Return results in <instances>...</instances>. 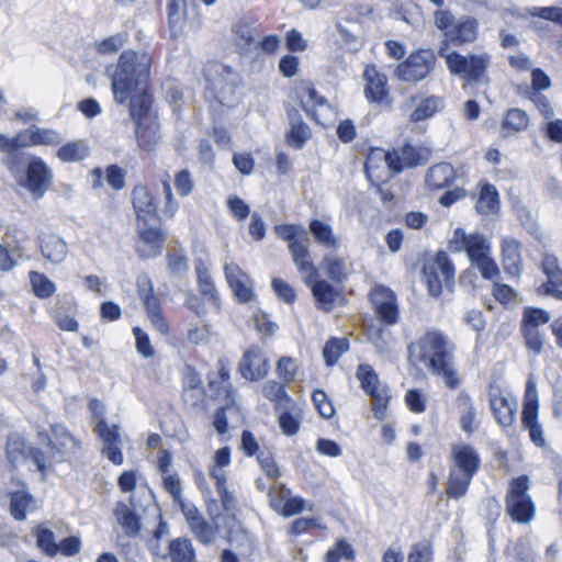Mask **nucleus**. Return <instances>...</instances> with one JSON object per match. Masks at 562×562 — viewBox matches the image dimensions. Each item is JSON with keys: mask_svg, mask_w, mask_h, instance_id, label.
I'll return each mask as SVG.
<instances>
[{"mask_svg": "<svg viewBox=\"0 0 562 562\" xmlns=\"http://www.w3.org/2000/svg\"><path fill=\"white\" fill-rule=\"evenodd\" d=\"M551 314L547 310L528 307L524 311L522 326H535L546 324L550 321Z\"/></svg>", "mask_w": 562, "mask_h": 562, "instance_id": "61", "label": "nucleus"}, {"mask_svg": "<svg viewBox=\"0 0 562 562\" xmlns=\"http://www.w3.org/2000/svg\"><path fill=\"white\" fill-rule=\"evenodd\" d=\"M195 272L201 293L209 296L210 300L216 301L217 295L209 269L200 262L195 266Z\"/></svg>", "mask_w": 562, "mask_h": 562, "instance_id": "55", "label": "nucleus"}, {"mask_svg": "<svg viewBox=\"0 0 562 562\" xmlns=\"http://www.w3.org/2000/svg\"><path fill=\"white\" fill-rule=\"evenodd\" d=\"M472 479V475L449 469V476L446 487L448 496L454 499L463 497L468 492Z\"/></svg>", "mask_w": 562, "mask_h": 562, "instance_id": "42", "label": "nucleus"}, {"mask_svg": "<svg viewBox=\"0 0 562 562\" xmlns=\"http://www.w3.org/2000/svg\"><path fill=\"white\" fill-rule=\"evenodd\" d=\"M374 158H384L386 167L395 172H400L404 168L417 166L419 164L418 150L411 145H405L400 151L393 153H385L381 149L372 150L366 160L367 170L372 167Z\"/></svg>", "mask_w": 562, "mask_h": 562, "instance_id": "11", "label": "nucleus"}, {"mask_svg": "<svg viewBox=\"0 0 562 562\" xmlns=\"http://www.w3.org/2000/svg\"><path fill=\"white\" fill-rule=\"evenodd\" d=\"M150 66L151 57L147 53L124 50L121 54L111 83L117 103H126L135 89L148 87Z\"/></svg>", "mask_w": 562, "mask_h": 562, "instance_id": "2", "label": "nucleus"}, {"mask_svg": "<svg viewBox=\"0 0 562 562\" xmlns=\"http://www.w3.org/2000/svg\"><path fill=\"white\" fill-rule=\"evenodd\" d=\"M302 418L303 412L301 407L296 404H291L279 414L278 422L282 432L291 437L299 432Z\"/></svg>", "mask_w": 562, "mask_h": 562, "instance_id": "36", "label": "nucleus"}, {"mask_svg": "<svg viewBox=\"0 0 562 562\" xmlns=\"http://www.w3.org/2000/svg\"><path fill=\"white\" fill-rule=\"evenodd\" d=\"M529 124L527 113L520 109H510L507 111L505 119L502 122V128H508L514 132L525 130Z\"/></svg>", "mask_w": 562, "mask_h": 562, "instance_id": "53", "label": "nucleus"}, {"mask_svg": "<svg viewBox=\"0 0 562 562\" xmlns=\"http://www.w3.org/2000/svg\"><path fill=\"white\" fill-rule=\"evenodd\" d=\"M38 247L43 258L52 265H60L68 256V245L63 237L54 233L38 235Z\"/></svg>", "mask_w": 562, "mask_h": 562, "instance_id": "20", "label": "nucleus"}, {"mask_svg": "<svg viewBox=\"0 0 562 562\" xmlns=\"http://www.w3.org/2000/svg\"><path fill=\"white\" fill-rule=\"evenodd\" d=\"M521 423L524 429L528 431L532 443L539 448H544L547 440L542 425L539 423V411H535L533 407L529 406L526 412L521 413Z\"/></svg>", "mask_w": 562, "mask_h": 562, "instance_id": "30", "label": "nucleus"}, {"mask_svg": "<svg viewBox=\"0 0 562 562\" xmlns=\"http://www.w3.org/2000/svg\"><path fill=\"white\" fill-rule=\"evenodd\" d=\"M442 108L443 101L441 98L436 95L427 97L416 105V109L411 113V120L413 122H419L429 119L435 113L442 110Z\"/></svg>", "mask_w": 562, "mask_h": 562, "instance_id": "43", "label": "nucleus"}, {"mask_svg": "<svg viewBox=\"0 0 562 562\" xmlns=\"http://www.w3.org/2000/svg\"><path fill=\"white\" fill-rule=\"evenodd\" d=\"M276 234L288 241L289 249L292 244L308 240L307 231L300 224H281L274 227Z\"/></svg>", "mask_w": 562, "mask_h": 562, "instance_id": "44", "label": "nucleus"}, {"mask_svg": "<svg viewBox=\"0 0 562 562\" xmlns=\"http://www.w3.org/2000/svg\"><path fill=\"white\" fill-rule=\"evenodd\" d=\"M114 516L128 537H137L142 529V522L134 508L123 502H119L114 508Z\"/></svg>", "mask_w": 562, "mask_h": 562, "instance_id": "29", "label": "nucleus"}, {"mask_svg": "<svg viewBox=\"0 0 562 562\" xmlns=\"http://www.w3.org/2000/svg\"><path fill=\"white\" fill-rule=\"evenodd\" d=\"M349 342L346 338H331L323 349V357L327 366L335 364L339 358L348 350Z\"/></svg>", "mask_w": 562, "mask_h": 562, "instance_id": "48", "label": "nucleus"}, {"mask_svg": "<svg viewBox=\"0 0 562 562\" xmlns=\"http://www.w3.org/2000/svg\"><path fill=\"white\" fill-rule=\"evenodd\" d=\"M300 102L306 114L319 124H325V120L331 112V106L327 100L310 87L304 86L300 90Z\"/></svg>", "mask_w": 562, "mask_h": 562, "instance_id": "16", "label": "nucleus"}, {"mask_svg": "<svg viewBox=\"0 0 562 562\" xmlns=\"http://www.w3.org/2000/svg\"><path fill=\"white\" fill-rule=\"evenodd\" d=\"M308 285L319 306L325 311H330L339 295L337 290L325 280L314 279Z\"/></svg>", "mask_w": 562, "mask_h": 562, "instance_id": "39", "label": "nucleus"}, {"mask_svg": "<svg viewBox=\"0 0 562 562\" xmlns=\"http://www.w3.org/2000/svg\"><path fill=\"white\" fill-rule=\"evenodd\" d=\"M540 292L562 301V271L547 278L539 288Z\"/></svg>", "mask_w": 562, "mask_h": 562, "instance_id": "64", "label": "nucleus"}, {"mask_svg": "<svg viewBox=\"0 0 562 562\" xmlns=\"http://www.w3.org/2000/svg\"><path fill=\"white\" fill-rule=\"evenodd\" d=\"M135 134L140 148L151 150L160 139V124L157 117L135 122Z\"/></svg>", "mask_w": 562, "mask_h": 562, "instance_id": "28", "label": "nucleus"}, {"mask_svg": "<svg viewBox=\"0 0 562 562\" xmlns=\"http://www.w3.org/2000/svg\"><path fill=\"white\" fill-rule=\"evenodd\" d=\"M439 56L445 58L447 68L452 76L463 81V86H483L488 82L487 68L491 65V56L482 54H461L440 46Z\"/></svg>", "mask_w": 562, "mask_h": 562, "instance_id": "3", "label": "nucleus"}, {"mask_svg": "<svg viewBox=\"0 0 562 562\" xmlns=\"http://www.w3.org/2000/svg\"><path fill=\"white\" fill-rule=\"evenodd\" d=\"M215 368L216 370L207 373L209 391L217 398L234 402L232 384L229 382L231 367L228 360L221 358Z\"/></svg>", "mask_w": 562, "mask_h": 562, "instance_id": "19", "label": "nucleus"}, {"mask_svg": "<svg viewBox=\"0 0 562 562\" xmlns=\"http://www.w3.org/2000/svg\"><path fill=\"white\" fill-rule=\"evenodd\" d=\"M435 63L436 56L432 50H418L397 66L395 75L402 81H420L434 69Z\"/></svg>", "mask_w": 562, "mask_h": 562, "instance_id": "9", "label": "nucleus"}, {"mask_svg": "<svg viewBox=\"0 0 562 562\" xmlns=\"http://www.w3.org/2000/svg\"><path fill=\"white\" fill-rule=\"evenodd\" d=\"M424 281L431 296H439L443 288L450 289L454 281V267L443 251L428 260L423 268Z\"/></svg>", "mask_w": 562, "mask_h": 562, "instance_id": "7", "label": "nucleus"}, {"mask_svg": "<svg viewBox=\"0 0 562 562\" xmlns=\"http://www.w3.org/2000/svg\"><path fill=\"white\" fill-rule=\"evenodd\" d=\"M132 205L136 213L137 223H158L157 203L144 184H137L132 190Z\"/></svg>", "mask_w": 562, "mask_h": 562, "instance_id": "15", "label": "nucleus"}, {"mask_svg": "<svg viewBox=\"0 0 562 562\" xmlns=\"http://www.w3.org/2000/svg\"><path fill=\"white\" fill-rule=\"evenodd\" d=\"M432 547L429 541H419L411 547L407 562H431Z\"/></svg>", "mask_w": 562, "mask_h": 562, "instance_id": "58", "label": "nucleus"}, {"mask_svg": "<svg viewBox=\"0 0 562 562\" xmlns=\"http://www.w3.org/2000/svg\"><path fill=\"white\" fill-rule=\"evenodd\" d=\"M36 542L47 555L55 557L58 553L57 542L55 540L54 532L43 525L37 526L34 529Z\"/></svg>", "mask_w": 562, "mask_h": 562, "instance_id": "50", "label": "nucleus"}, {"mask_svg": "<svg viewBox=\"0 0 562 562\" xmlns=\"http://www.w3.org/2000/svg\"><path fill=\"white\" fill-rule=\"evenodd\" d=\"M434 18L435 24L443 37L440 46L449 47V44L472 43L477 36V22L473 18L456 19L448 10H437Z\"/></svg>", "mask_w": 562, "mask_h": 562, "instance_id": "5", "label": "nucleus"}, {"mask_svg": "<svg viewBox=\"0 0 562 562\" xmlns=\"http://www.w3.org/2000/svg\"><path fill=\"white\" fill-rule=\"evenodd\" d=\"M369 395L372 398V411L374 416L383 420L386 417V409L390 401L389 390L386 386H381L373 392H370Z\"/></svg>", "mask_w": 562, "mask_h": 562, "instance_id": "54", "label": "nucleus"}, {"mask_svg": "<svg viewBox=\"0 0 562 562\" xmlns=\"http://www.w3.org/2000/svg\"><path fill=\"white\" fill-rule=\"evenodd\" d=\"M138 295L147 311L153 326L162 335L168 334L169 327L165 321L159 299L153 292V284L148 277H140L137 281Z\"/></svg>", "mask_w": 562, "mask_h": 562, "instance_id": "12", "label": "nucleus"}, {"mask_svg": "<svg viewBox=\"0 0 562 562\" xmlns=\"http://www.w3.org/2000/svg\"><path fill=\"white\" fill-rule=\"evenodd\" d=\"M16 257H21V246L15 241L11 231H8L2 237V241H0V270H12Z\"/></svg>", "mask_w": 562, "mask_h": 562, "instance_id": "34", "label": "nucleus"}, {"mask_svg": "<svg viewBox=\"0 0 562 562\" xmlns=\"http://www.w3.org/2000/svg\"><path fill=\"white\" fill-rule=\"evenodd\" d=\"M530 481L528 475H520L510 481L506 494V513L518 524H529L536 514V504L528 494Z\"/></svg>", "mask_w": 562, "mask_h": 562, "instance_id": "6", "label": "nucleus"}, {"mask_svg": "<svg viewBox=\"0 0 562 562\" xmlns=\"http://www.w3.org/2000/svg\"><path fill=\"white\" fill-rule=\"evenodd\" d=\"M449 248L454 252L465 251L471 265L479 269L484 279L492 280L498 276V267L490 256L491 245L483 235L467 234L464 229L457 228L449 241Z\"/></svg>", "mask_w": 562, "mask_h": 562, "instance_id": "4", "label": "nucleus"}, {"mask_svg": "<svg viewBox=\"0 0 562 562\" xmlns=\"http://www.w3.org/2000/svg\"><path fill=\"white\" fill-rule=\"evenodd\" d=\"M408 361L422 367L434 375L441 376L449 389H458L461 378L456 364V345L443 333L429 329L416 341L409 344Z\"/></svg>", "mask_w": 562, "mask_h": 562, "instance_id": "1", "label": "nucleus"}, {"mask_svg": "<svg viewBox=\"0 0 562 562\" xmlns=\"http://www.w3.org/2000/svg\"><path fill=\"white\" fill-rule=\"evenodd\" d=\"M355 550L346 540H339L326 554L327 562H339L340 560L351 561Z\"/></svg>", "mask_w": 562, "mask_h": 562, "instance_id": "60", "label": "nucleus"}, {"mask_svg": "<svg viewBox=\"0 0 562 562\" xmlns=\"http://www.w3.org/2000/svg\"><path fill=\"white\" fill-rule=\"evenodd\" d=\"M10 514L19 521L26 519V513L36 509L33 497L25 491L10 492Z\"/></svg>", "mask_w": 562, "mask_h": 562, "instance_id": "35", "label": "nucleus"}, {"mask_svg": "<svg viewBox=\"0 0 562 562\" xmlns=\"http://www.w3.org/2000/svg\"><path fill=\"white\" fill-rule=\"evenodd\" d=\"M374 314L385 326L395 325L400 319V308L395 293L384 286L376 285L371 292Z\"/></svg>", "mask_w": 562, "mask_h": 562, "instance_id": "10", "label": "nucleus"}, {"mask_svg": "<svg viewBox=\"0 0 562 562\" xmlns=\"http://www.w3.org/2000/svg\"><path fill=\"white\" fill-rule=\"evenodd\" d=\"M240 374L250 381L262 379L268 372V363L259 348L248 349L239 363Z\"/></svg>", "mask_w": 562, "mask_h": 562, "instance_id": "24", "label": "nucleus"}, {"mask_svg": "<svg viewBox=\"0 0 562 562\" xmlns=\"http://www.w3.org/2000/svg\"><path fill=\"white\" fill-rule=\"evenodd\" d=\"M323 266L327 276L336 282L344 281L349 274V266L347 262L335 255L325 256Z\"/></svg>", "mask_w": 562, "mask_h": 562, "instance_id": "45", "label": "nucleus"}, {"mask_svg": "<svg viewBox=\"0 0 562 562\" xmlns=\"http://www.w3.org/2000/svg\"><path fill=\"white\" fill-rule=\"evenodd\" d=\"M183 516L186 517L187 522L190 526L192 532L198 537V539L207 543L213 541L214 532L212 527L203 519L199 509L189 502H181L178 504Z\"/></svg>", "mask_w": 562, "mask_h": 562, "instance_id": "25", "label": "nucleus"}, {"mask_svg": "<svg viewBox=\"0 0 562 562\" xmlns=\"http://www.w3.org/2000/svg\"><path fill=\"white\" fill-rule=\"evenodd\" d=\"M53 439H48V446L52 450L61 452L58 445L66 447L68 443H72L74 447L78 446V441L67 431V429L60 425L52 427Z\"/></svg>", "mask_w": 562, "mask_h": 562, "instance_id": "56", "label": "nucleus"}, {"mask_svg": "<svg viewBox=\"0 0 562 562\" xmlns=\"http://www.w3.org/2000/svg\"><path fill=\"white\" fill-rule=\"evenodd\" d=\"M95 418H99L95 430L103 442L102 453L114 464H122L123 454L120 448L119 426H110L104 419V406L98 400H92L89 404Z\"/></svg>", "mask_w": 562, "mask_h": 562, "instance_id": "8", "label": "nucleus"}, {"mask_svg": "<svg viewBox=\"0 0 562 562\" xmlns=\"http://www.w3.org/2000/svg\"><path fill=\"white\" fill-rule=\"evenodd\" d=\"M128 100L130 112L134 122L154 117L148 115L149 106L151 103V98L148 93V87H143V89L139 90L135 89V91L130 94Z\"/></svg>", "mask_w": 562, "mask_h": 562, "instance_id": "33", "label": "nucleus"}, {"mask_svg": "<svg viewBox=\"0 0 562 562\" xmlns=\"http://www.w3.org/2000/svg\"><path fill=\"white\" fill-rule=\"evenodd\" d=\"M371 342L375 350L385 358H391L393 355V337L385 328H378L371 336Z\"/></svg>", "mask_w": 562, "mask_h": 562, "instance_id": "51", "label": "nucleus"}, {"mask_svg": "<svg viewBox=\"0 0 562 562\" xmlns=\"http://www.w3.org/2000/svg\"><path fill=\"white\" fill-rule=\"evenodd\" d=\"M33 127V145H46V146H53L57 145L63 140L61 135L50 128H42L38 126H32Z\"/></svg>", "mask_w": 562, "mask_h": 562, "instance_id": "57", "label": "nucleus"}, {"mask_svg": "<svg viewBox=\"0 0 562 562\" xmlns=\"http://www.w3.org/2000/svg\"><path fill=\"white\" fill-rule=\"evenodd\" d=\"M310 239L304 243L292 244L290 250L292 260L296 269L301 274L306 284L317 277V269L315 268L311 255H310Z\"/></svg>", "mask_w": 562, "mask_h": 562, "instance_id": "26", "label": "nucleus"}, {"mask_svg": "<svg viewBox=\"0 0 562 562\" xmlns=\"http://www.w3.org/2000/svg\"><path fill=\"white\" fill-rule=\"evenodd\" d=\"M157 223H137V233L143 243L137 251L146 258L156 257L160 254L166 237Z\"/></svg>", "mask_w": 562, "mask_h": 562, "instance_id": "17", "label": "nucleus"}, {"mask_svg": "<svg viewBox=\"0 0 562 562\" xmlns=\"http://www.w3.org/2000/svg\"><path fill=\"white\" fill-rule=\"evenodd\" d=\"M363 77L367 81L364 88L366 98L370 102L389 105L391 101L386 89V77L383 74H380L375 66H368L364 70Z\"/></svg>", "mask_w": 562, "mask_h": 562, "instance_id": "23", "label": "nucleus"}, {"mask_svg": "<svg viewBox=\"0 0 562 562\" xmlns=\"http://www.w3.org/2000/svg\"><path fill=\"white\" fill-rule=\"evenodd\" d=\"M224 271L226 280L238 300L241 302L250 301L254 293L248 276L235 263H226Z\"/></svg>", "mask_w": 562, "mask_h": 562, "instance_id": "27", "label": "nucleus"}, {"mask_svg": "<svg viewBox=\"0 0 562 562\" xmlns=\"http://www.w3.org/2000/svg\"><path fill=\"white\" fill-rule=\"evenodd\" d=\"M5 450L11 463L19 462L27 456L35 463L38 471L44 472L46 469L43 452L36 448L26 447L25 442L18 435H12L8 438Z\"/></svg>", "mask_w": 562, "mask_h": 562, "instance_id": "22", "label": "nucleus"}, {"mask_svg": "<svg viewBox=\"0 0 562 562\" xmlns=\"http://www.w3.org/2000/svg\"><path fill=\"white\" fill-rule=\"evenodd\" d=\"M236 44L239 48H248L251 45L259 43L257 37L259 35L257 26L248 22H239L234 29Z\"/></svg>", "mask_w": 562, "mask_h": 562, "instance_id": "46", "label": "nucleus"}, {"mask_svg": "<svg viewBox=\"0 0 562 562\" xmlns=\"http://www.w3.org/2000/svg\"><path fill=\"white\" fill-rule=\"evenodd\" d=\"M290 496V490L283 484L273 483L269 487L270 506L277 513L284 507V504Z\"/></svg>", "mask_w": 562, "mask_h": 562, "instance_id": "59", "label": "nucleus"}, {"mask_svg": "<svg viewBox=\"0 0 562 562\" xmlns=\"http://www.w3.org/2000/svg\"><path fill=\"white\" fill-rule=\"evenodd\" d=\"M88 156V148L83 142H70L57 150V157L64 162L80 161Z\"/></svg>", "mask_w": 562, "mask_h": 562, "instance_id": "47", "label": "nucleus"}, {"mask_svg": "<svg viewBox=\"0 0 562 562\" xmlns=\"http://www.w3.org/2000/svg\"><path fill=\"white\" fill-rule=\"evenodd\" d=\"M456 178V171L450 164L441 162L429 168L426 183L430 189H443L449 187Z\"/></svg>", "mask_w": 562, "mask_h": 562, "instance_id": "31", "label": "nucleus"}, {"mask_svg": "<svg viewBox=\"0 0 562 562\" xmlns=\"http://www.w3.org/2000/svg\"><path fill=\"white\" fill-rule=\"evenodd\" d=\"M457 406L460 411V427L467 434H473L476 429L475 424V407L471 396L461 391L457 396Z\"/></svg>", "mask_w": 562, "mask_h": 562, "instance_id": "32", "label": "nucleus"}, {"mask_svg": "<svg viewBox=\"0 0 562 562\" xmlns=\"http://www.w3.org/2000/svg\"><path fill=\"white\" fill-rule=\"evenodd\" d=\"M452 470L460 471L468 475L474 476L477 472L481 459L476 450L467 443H454L451 446Z\"/></svg>", "mask_w": 562, "mask_h": 562, "instance_id": "21", "label": "nucleus"}, {"mask_svg": "<svg viewBox=\"0 0 562 562\" xmlns=\"http://www.w3.org/2000/svg\"><path fill=\"white\" fill-rule=\"evenodd\" d=\"M488 400L496 422L504 428L510 427L517 418V398L509 393L504 394L499 390H491Z\"/></svg>", "mask_w": 562, "mask_h": 562, "instance_id": "13", "label": "nucleus"}, {"mask_svg": "<svg viewBox=\"0 0 562 562\" xmlns=\"http://www.w3.org/2000/svg\"><path fill=\"white\" fill-rule=\"evenodd\" d=\"M52 181V172L38 157H31L26 168V189L35 196L42 198Z\"/></svg>", "mask_w": 562, "mask_h": 562, "instance_id": "14", "label": "nucleus"}, {"mask_svg": "<svg viewBox=\"0 0 562 562\" xmlns=\"http://www.w3.org/2000/svg\"><path fill=\"white\" fill-rule=\"evenodd\" d=\"M30 280L35 295L40 299H48L56 291V284L44 273L32 271Z\"/></svg>", "mask_w": 562, "mask_h": 562, "instance_id": "49", "label": "nucleus"}, {"mask_svg": "<svg viewBox=\"0 0 562 562\" xmlns=\"http://www.w3.org/2000/svg\"><path fill=\"white\" fill-rule=\"evenodd\" d=\"M357 379L360 381L361 387L369 394L380 386L376 372L370 364L361 363L357 369Z\"/></svg>", "mask_w": 562, "mask_h": 562, "instance_id": "52", "label": "nucleus"}, {"mask_svg": "<svg viewBox=\"0 0 562 562\" xmlns=\"http://www.w3.org/2000/svg\"><path fill=\"white\" fill-rule=\"evenodd\" d=\"M299 366L296 361L290 357H282L277 363V372L279 376L286 383L295 380Z\"/></svg>", "mask_w": 562, "mask_h": 562, "instance_id": "62", "label": "nucleus"}, {"mask_svg": "<svg viewBox=\"0 0 562 562\" xmlns=\"http://www.w3.org/2000/svg\"><path fill=\"white\" fill-rule=\"evenodd\" d=\"M522 245L513 236H503L501 239L502 265L510 278H519L522 268Z\"/></svg>", "mask_w": 562, "mask_h": 562, "instance_id": "18", "label": "nucleus"}, {"mask_svg": "<svg viewBox=\"0 0 562 562\" xmlns=\"http://www.w3.org/2000/svg\"><path fill=\"white\" fill-rule=\"evenodd\" d=\"M310 231L317 244L329 249H336L340 246L339 238L334 235L329 224L321 220H313L310 224Z\"/></svg>", "mask_w": 562, "mask_h": 562, "instance_id": "40", "label": "nucleus"}, {"mask_svg": "<svg viewBox=\"0 0 562 562\" xmlns=\"http://www.w3.org/2000/svg\"><path fill=\"white\" fill-rule=\"evenodd\" d=\"M522 333L527 348L536 355L541 353L543 348V338L535 326H522Z\"/></svg>", "mask_w": 562, "mask_h": 562, "instance_id": "63", "label": "nucleus"}, {"mask_svg": "<svg viewBox=\"0 0 562 562\" xmlns=\"http://www.w3.org/2000/svg\"><path fill=\"white\" fill-rule=\"evenodd\" d=\"M288 115L291 123L288 142L295 148H302L312 135L311 128L301 120L297 111L291 110Z\"/></svg>", "mask_w": 562, "mask_h": 562, "instance_id": "37", "label": "nucleus"}, {"mask_svg": "<svg viewBox=\"0 0 562 562\" xmlns=\"http://www.w3.org/2000/svg\"><path fill=\"white\" fill-rule=\"evenodd\" d=\"M167 557L171 562H194L195 551L189 539L177 538L168 543Z\"/></svg>", "mask_w": 562, "mask_h": 562, "instance_id": "41", "label": "nucleus"}, {"mask_svg": "<svg viewBox=\"0 0 562 562\" xmlns=\"http://www.w3.org/2000/svg\"><path fill=\"white\" fill-rule=\"evenodd\" d=\"M499 209L498 192L493 184L484 183L481 187L475 210L482 215L494 214Z\"/></svg>", "mask_w": 562, "mask_h": 562, "instance_id": "38", "label": "nucleus"}]
</instances>
